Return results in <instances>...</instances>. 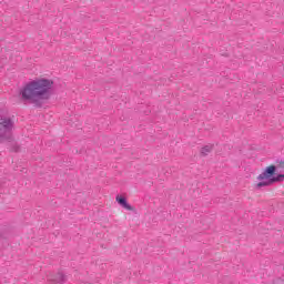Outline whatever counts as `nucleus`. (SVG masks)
Listing matches in <instances>:
<instances>
[{"mask_svg": "<svg viewBox=\"0 0 284 284\" xmlns=\"http://www.w3.org/2000/svg\"><path fill=\"white\" fill-rule=\"evenodd\" d=\"M13 151L18 152L19 151V146H14Z\"/></svg>", "mask_w": 284, "mask_h": 284, "instance_id": "nucleus-6", "label": "nucleus"}, {"mask_svg": "<svg viewBox=\"0 0 284 284\" xmlns=\"http://www.w3.org/2000/svg\"><path fill=\"white\" fill-rule=\"evenodd\" d=\"M14 122L10 118L0 119V143H11Z\"/></svg>", "mask_w": 284, "mask_h": 284, "instance_id": "nucleus-2", "label": "nucleus"}, {"mask_svg": "<svg viewBox=\"0 0 284 284\" xmlns=\"http://www.w3.org/2000/svg\"><path fill=\"white\" fill-rule=\"evenodd\" d=\"M115 201L121 205V207H124V210H129V212L134 211V207L128 203V199L125 196L116 195Z\"/></svg>", "mask_w": 284, "mask_h": 284, "instance_id": "nucleus-3", "label": "nucleus"}, {"mask_svg": "<svg viewBox=\"0 0 284 284\" xmlns=\"http://www.w3.org/2000/svg\"><path fill=\"white\" fill-rule=\"evenodd\" d=\"M55 283H64L65 282V275L63 273H58L55 277L52 278Z\"/></svg>", "mask_w": 284, "mask_h": 284, "instance_id": "nucleus-5", "label": "nucleus"}, {"mask_svg": "<svg viewBox=\"0 0 284 284\" xmlns=\"http://www.w3.org/2000/svg\"><path fill=\"white\" fill-rule=\"evenodd\" d=\"M54 81L50 79H38L28 82L21 90V101H29L34 108H43V103L52 97Z\"/></svg>", "mask_w": 284, "mask_h": 284, "instance_id": "nucleus-1", "label": "nucleus"}, {"mask_svg": "<svg viewBox=\"0 0 284 284\" xmlns=\"http://www.w3.org/2000/svg\"><path fill=\"white\" fill-rule=\"evenodd\" d=\"M213 150H214V144L205 145L201 149V155L207 156V154H210V152H212Z\"/></svg>", "mask_w": 284, "mask_h": 284, "instance_id": "nucleus-4", "label": "nucleus"}]
</instances>
